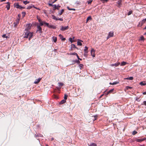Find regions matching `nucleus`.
<instances>
[{
  "label": "nucleus",
  "mask_w": 146,
  "mask_h": 146,
  "mask_svg": "<svg viewBox=\"0 0 146 146\" xmlns=\"http://www.w3.org/2000/svg\"><path fill=\"white\" fill-rule=\"evenodd\" d=\"M26 32H25V36H24V38H29V40L32 38L33 36V34L32 33L29 32L28 31H25Z\"/></svg>",
  "instance_id": "1"
},
{
  "label": "nucleus",
  "mask_w": 146,
  "mask_h": 146,
  "mask_svg": "<svg viewBox=\"0 0 146 146\" xmlns=\"http://www.w3.org/2000/svg\"><path fill=\"white\" fill-rule=\"evenodd\" d=\"M14 6L17 9H24L25 7L21 6L19 5L18 3H15L14 4Z\"/></svg>",
  "instance_id": "2"
},
{
  "label": "nucleus",
  "mask_w": 146,
  "mask_h": 146,
  "mask_svg": "<svg viewBox=\"0 0 146 146\" xmlns=\"http://www.w3.org/2000/svg\"><path fill=\"white\" fill-rule=\"evenodd\" d=\"M38 32L39 33H42V29L40 25H37V30L36 32Z\"/></svg>",
  "instance_id": "3"
},
{
  "label": "nucleus",
  "mask_w": 146,
  "mask_h": 146,
  "mask_svg": "<svg viewBox=\"0 0 146 146\" xmlns=\"http://www.w3.org/2000/svg\"><path fill=\"white\" fill-rule=\"evenodd\" d=\"M146 21V19H143L139 23V24L138 25V26H141L142 25L145 23Z\"/></svg>",
  "instance_id": "4"
},
{
  "label": "nucleus",
  "mask_w": 146,
  "mask_h": 146,
  "mask_svg": "<svg viewBox=\"0 0 146 146\" xmlns=\"http://www.w3.org/2000/svg\"><path fill=\"white\" fill-rule=\"evenodd\" d=\"M68 28H69V27L68 26H66V27H63V26H62L61 27V28L60 29V30L61 31H66V30L68 29Z\"/></svg>",
  "instance_id": "5"
},
{
  "label": "nucleus",
  "mask_w": 146,
  "mask_h": 146,
  "mask_svg": "<svg viewBox=\"0 0 146 146\" xmlns=\"http://www.w3.org/2000/svg\"><path fill=\"white\" fill-rule=\"evenodd\" d=\"M32 25L31 24H28L26 25V28L25 29V31H28L31 28Z\"/></svg>",
  "instance_id": "6"
},
{
  "label": "nucleus",
  "mask_w": 146,
  "mask_h": 146,
  "mask_svg": "<svg viewBox=\"0 0 146 146\" xmlns=\"http://www.w3.org/2000/svg\"><path fill=\"white\" fill-rule=\"evenodd\" d=\"M95 50H94L93 48H92L91 50V55L93 57L95 56Z\"/></svg>",
  "instance_id": "7"
},
{
  "label": "nucleus",
  "mask_w": 146,
  "mask_h": 146,
  "mask_svg": "<svg viewBox=\"0 0 146 146\" xmlns=\"http://www.w3.org/2000/svg\"><path fill=\"white\" fill-rule=\"evenodd\" d=\"M120 64V62H118L116 63L115 64H111L110 65V66H115V67H117V66H119Z\"/></svg>",
  "instance_id": "8"
},
{
  "label": "nucleus",
  "mask_w": 146,
  "mask_h": 146,
  "mask_svg": "<svg viewBox=\"0 0 146 146\" xmlns=\"http://www.w3.org/2000/svg\"><path fill=\"white\" fill-rule=\"evenodd\" d=\"M41 79V78H39L38 79H36L35 81L34 82V83L35 84H37L38 83L40 82Z\"/></svg>",
  "instance_id": "9"
},
{
  "label": "nucleus",
  "mask_w": 146,
  "mask_h": 146,
  "mask_svg": "<svg viewBox=\"0 0 146 146\" xmlns=\"http://www.w3.org/2000/svg\"><path fill=\"white\" fill-rule=\"evenodd\" d=\"M145 139H136L135 141L137 142H140L143 141Z\"/></svg>",
  "instance_id": "10"
},
{
  "label": "nucleus",
  "mask_w": 146,
  "mask_h": 146,
  "mask_svg": "<svg viewBox=\"0 0 146 146\" xmlns=\"http://www.w3.org/2000/svg\"><path fill=\"white\" fill-rule=\"evenodd\" d=\"M6 3L7 4L6 6V7L7 8V10H9L10 8V3L9 2H7Z\"/></svg>",
  "instance_id": "11"
},
{
  "label": "nucleus",
  "mask_w": 146,
  "mask_h": 146,
  "mask_svg": "<svg viewBox=\"0 0 146 146\" xmlns=\"http://www.w3.org/2000/svg\"><path fill=\"white\" fill-rule=\"evenodd\" d=\"M19 19L16 20V22L14 23V26L16 27L19 23Z\"/></svg>",
  "instance_id": "12"
},
{
  "label": "nucleus",
  "mask_w": 146,
  "mask_h": 146,
  "mask_svg": "<svg viewBox=\"0 0 146 146\" xmlns=\"http://www.w3.org/2000/svg\"><path fill=\"white\" fill-rule=\"evenodd\" d=\"M121 2L122 1L121 0H119L117 2V3L118 4V7H120Z\"/></svg>",
  "instance_id": "13"
},
{
  "label": "nucleus",
  "mask_w": 146,
  "mask_h": 146,
  "mask_svg": "<svg viewBox=\"0 0 146 146\" xmlns=\"http://www.w3.org/2000/svg\"><path fill=\"white\" fill-rule=\"evenodd\" d=\"M53 6H54V9H57L58 10V7H60V6L59 5H53Z\"/></svg>",
  "instance_id": "14"
},
{
  "label": "nucleus",
  "mask_w": 146,
  "mask_h": 146,
  "mask_svg": "<svg viewBox=\"0 0 146 146\" xmlns=\"http://www.w3.org/2000/svg\"><path fill=\"white\" fill-rule=\"evenodd\" d=\"M52 41L54 42H56L57 40L56 37L55 36H53L52 38Z\"/></svg>",
  "instance_id": "15"
},
{
  "label": "nucleus",
  "mask_w": 146,
  "mask_h": 146,
  "mask_svg": "<svg viewBox=\"0 0 146 146\" xmlns=\"http://www.w3.org/2000/svg\"><path fill=\"white\" fill-rule=\"evenodd\" d=\"M48 27L50 29L52 28L53 29H56V26L51 25H49Z\"/></svg>",
  "instance_id": "16"
},
{
  "label": "nucleus",
  "mask_w": 146,
  "mask_h": 146,
  "mask_svg": "<svg viewBox=\"0 0 146 146\" xmlns=\"http://www.w3.org/2000/svg\"><path fill=\"white\" fill-rule=\"evenodd\" d=\"M40 23V26H42L44 25L45 24V21H42L41 20H40V22H39Z\"/></svg>",
  "instance_id": "17"
},
{
  "label": "nucleus",
  "mask_w": 146,
  "mask_h": 146,
  "mask_svg": "<svg viewBox=\"0 0 146 146\" xmlns=\"http://www.w3.org/2000/svg\"><path fill=\"white\" fill-rule=\"evenodd\" d=\"M108 35L110 37H112L113 36V32H110L109 33Z\"/></svg>",
  "instance_id": "18"
},
{
  "label": "nucleus",
  "mask_w": 146,
  "mask_h": 146,
  "mask_svg": "<svg viewBox=\"0 0 146 146\" xmlns=\"http://www.w3.org/2000/svg\"><path fill=\"white\" fill-rule=\"evenodd\" d=\"M78 41L77 42V44L78 45L81 46L82 45V43H81V41H82L81 40H78Z\"/></svg>",
  "instance_id": "19"
},
{
  "label": "nucleus",
  "mask_w": 146,
  "mask_h": 146,
  "mask_svg": "<svg viewBox=\"0 0 146 146\" xmlns=\"http://www.w3.org/2000/svg\"><path fill=\"white\" fill-rule=\"evenodd\" d=\"M125 79L128 80H132L133 79V77L132 76H131L129 78H125Z\"/></svg>",
  "instance_id": "20"
},
{
  "label": "nucleus",
  "mask_w": 146,
  "mask_h": 146,
  "mask_svg": "<svg viewBox=\"0 0 146 146\" xmlns=\"http://www.w3.org/2000/svg\"><path fill=\"white\" fill-rule=\"evenodd\" d=\"M66 102V100H65L63 99L61 100L59 103L60 104H62L65 103Z\"/></svg>",
  "instance_id": "21"
},
{
  "label": "nucleus",
  "mask_w": 146,
  "mask_h": 146,
  "mask_svg": "<svg viewBox=\"0 0 146 146\" xmlns=\"http://www.w3.org/2000/svg\"><path fill=\"white\" fill-rule=\"evenodd\" d=\"M92 19V17L91 16H89L87 18L86 20V23H87L88 21L90 20H91Z\"/></svg>",
  "instance_id": "22"
},
{
  "label": "nucleus",
  "mask_w": 146,
  "mask_h": 146,
  "mask_svg": "<svg viewBox=\"0 0 146 146\" xmlns=\"http://www.w3.org/2000/svg\"><path fill=\"white\" fill-rule=\"evenodd\" d=\"M88 47H87L86 46H85L84 48V52H86V53H88Z\"/></svg>",
  "instance_id": "23"
},
{
  "label": "nucleus",
  "mask_w": 146,
  "mask_h": 146,
  "mask_svg": "<svg viewBox=\"0 0 146 146\" xmlns=\"http://www.w3.org/2000/svg\"><path fill=\"white\" fill-rule=\"evenodd\" d=\"M127 64V63L125 62H121L120 65L121 66H123Z\"/></svg>",
  "instance_id": "24"
},
{
  "label": "nucleus",
  "mask_w": 146,
  "mask_h": 146,
  "mask_svg": "<svg viewBox=\"0 0 146 146\" xmlns=\"http://www.w3.org/2000/svg\"><path fill=\"white\" fill-rule=\"evenodd\" d=\"M64 11V10L63 9H62L61 10V11H60L58 13V15H61L62 14V13Z\"/></svg>",
  "instance_id": "25"
},
{
  "label": "nucleus",
  "mask_w": 146,
  "mask_h": 146,
  "mask_svg": "<svg viewBox=\"0 0 146 146\" xmlns=\"http://www.w3.org/2000/svg\"><path fill=\"white\" fill-rule=\"evenodd\" d=\"M69 55H76V56L77 54L76 53V52H74V53H70L69 54Z\"/></svg>",
  "instance_id": "26"
},
{
  "label": "nucleus",
  "mask_w": 146,
  "mask_h": 146,
  "mask_svg": "<svg viewBox=\"0 0 146 146\" xmlns=\"http://www.w3.org/2000/svg\"><path fill=\"white\" fill-rule=\"evenodd\" d=\"M83 64H79V66L80 68V69H81L82 68H83Z\"/></svg>",
  "instance_id": "27"
},
{
  "label": "nucleus",
  "mask_w": 146,
  "mask_h": 146,
  "mask_svg": "<svg viewBox=\"0 0 146 146\" xmlns=\"http://www.w3.org/2000/svg\"><path fill=\"white\" fill-rule=\"evenodd\" d=\"M139 84L141 86H144L145 85V83L142 82H140Z\"/></svg>",
  "instance_id": "28"
},
{
  "label": "nucleus",
  "mask_w": 146,
  "mask_h": 146,
  "mask_svg": "<svg viewBox=\"0 0 146 146\" xmlns=\"http://www.w3.org/2000/svg\"><path fill=\"white\" fill-rule=\"evenodd\" d=\"M52 19L54 20H56V21H57V18H56V17L54 16V15H52Z\"/></svg>",
  "instance_id": "29"
},
{
  "label": "nucleus",
  "mask_w": 146,
  "mask_h": 146,
  "mask_svg": "<svg viewBox=\"0 0 146 146\" xmlns=\"http://www.w3.org/2000/svg\"><path fill=\"white\" fill-rule=\"evenodd\" d=\"M33 5H29V6H28L27 7V9H31L33 7Z\"/></svg>",
  "instance_id": "30"
},
{
  "label": "nucleus",
  "mask_w": 146,
  "mask_h": 146,
  "mask_svg": "<svg viewBox=\"0 0 146 146\" xmlns=\"http://www.w3.org/2000/svg\"><path fill=\"white\" fill-rule=\"evenodd\" d=\"M24 4L25 5H26L28 3H29V1H24L23 2Z\"/></svg>",
  "instance_id": "31"
},
{
  "label": "nucleus",
  "mask_w": 146,
  "mask_h": 146,
  "mask_svg": "<svg viewBox=\"0 0 146 146\" xmlns=\"http://www.w3.org/2000/svg\"><path fill=\"white\" fill-rule=\"evenodd\" d=\"M118 82H114L113 83H110V84H112V85H113L116 84H118Z\"/></svg>",
  "instance_id": "32"
},
{
  "label": "nucleus",
  "mask_w": 146,
  "mask_h": 146,
  "mask_svg": "<svg viewBox=\"0 0 146 146\" xmlns=\"http://www.w3.org/2000/svg\"><path fill=\"white\" fill-rule=\"evenodd\" d=\"M90 146H97V145L95 143H92L90 145Z\"/></svg>",
  "instance_id": "33"
},
{
  "label": "nucleus",
  "mask_w": 146,
  "mask_h": 146,
  "mask_svg": "<svg viewBox=\"0 0 146 146\" xmlns=\"http://www.w3.org/2000/svg\"><path fill=\"white\" fill-rule=\"evenodd\" d=\"M113 89H111L109 90L107 94H108L109 93L113 91Z\"/></svg>",
  "instance_id": "34"
},
{
  "label": "nucleus",
  "mask_w": 146,
  "mask_h": 146,
  "mask_svg": "<svg viewBox=\"0 0 146 146\" xmlns=\"http://www.w3.org/2000/svg\"><path fill=\"white\" fill-rule=\"evenodd\" d=\"M67 8L69 10H74V11L75 10V9H73V8H70L68 7H67Z\"/></svg>",
  "instance_id": "35"
},
{
  "label": "nucleus",
  "mask_w": 146,
  "mask_h": 146,
  "mask_svg": "<svg viewBox=\"0 0 146 146\" xmlns=\"http://www.w3.org/2000/svg\"><path fill=\"white\" fill-rule=\"evenodd\" d=\"M132 88V87L129 86H127L126 87V89L127 90H128L129 89H131Z\"/></svg>",
  "instance_id": "36"
},
{
  "label": "nucleus",
  "mask_w": 146,
  "mask_h": 146,
  "mask_svg": "<svg viewBox=\"0 0 146 146\" xmlns=\"http://www.w3.org/2000/svg\"><path fill=\"white\" fill-rule=\"evenodd\" d=\"M144 39V37L143 36H142L140 37L139 40H143Z\"/></svg>",
  "instance_id": "37"
},
{
  "label": "nucleus",
  "mask_w": 146,
  "mask_h": 146,
  "mask_svg": "<svg viewBox=\"0 0 146 146\" xmlns=\"http://www.w3.org/2000/svg\"><path fill=\"white\" fill-rule=\"evenodd\" d=\"M69 40L71 43H72L73 42V40H72V38H69Z\"/></svg>",
  "instance_id": "38"
},
{
  "label": "nucleus",
  "mask_w": 146,
  "mask_h": 146,
  "mask_svg": "<svg viewBox=\"0 0 146 146\" xmlns=\"http://www.w3.org/2000/svg\"><path fill=\"white\" fill-rule=\"evenodd\" d=\"M132 13V11H131L129 12L128 13L127 15H130Z\"/></svg>",
  "instance_id": "39"
},
{
  "label": "nucleus",
  "mask_w": 146,
  "mask_h": 146,
  "mask_svg": "<svg viewBox=\"0 0 146 146\" xmlns=\"http://www.w3.org/2000/svg\"><path fill=\"white\" fill-rule=\"evenodd\" d=\"M67 96L66 94H65L64 96V100H66L67 98Z\"/></svg>",
  "instance_id": "40"
},
{
  "label": "nucleus",
  "mask_w": 146,
  "mask_h": 146,
  "mask_svg": "<svg viewBox=\"0 0 146 146\" xmlns=\"http://www.w3.org/2000/svg\"><path fill=\"white\" fill-rule=\"evenodd\" d=\"M36 18L38 20V22H40L41 20L40 19V18L38 17V16H37Z\"/></svg>",
  "instance_id": "41"
},
{
  "label": "nucleus",
  "mask_w": 146,
  "mask_h": 146,
  "mask_svg": "<svg viewBox=\"0 0 146 146\" xmlns=\"http://www.w3.org/2000/svg\"><path fill=\"white\" fill-rule=\"evenodd\" d=\"M58 84H59V86H63V83H60V82H59L58 83Z\"/></svg>",
  "instance_id": "42"
},
{
  "label": "nucleus",
  "mask_w": 146,
  "mask_h": 146,
  "mask_svg": "<svg viewBox=\"0 0 146 146\" xmlns=\"http://www.w3.org/2000/svg\"><path fill=\"white\" fill-rule=\"evenodd\" d=\"M137 133V132L136 131H133L132 134L133 135H135V134H136Z\"/></svg>",
  "instance_id": "43"
},
{
  "label": "nucleus",
  "mask_w": 146,
  "mask_h": 146,
  "mask_svg": "<svg viewBox=\"0 0 146 146\" xmlns=\"http://www.w3.org/2000/svg\"><path fill=\"white\" fill-rule=\"evenodd\" d=\"M22 13L23 17H24L26 14V13L25 12H22Z\"/></svg>",
  "instance_id": "44"
},
{
  "label": "nucleus",
  "mask_w": 146,
  "mask_h": 146,
  "mask_svg": "<svg viewBox=\"0 0 146 146\" xmlns=\"http://www.w3.org/2000/svg\"><path fill=\"white\" fill-rule=\"evenodd\" d=\"M44 24L46 26L48 27L49 25L48 23H47L45 22V23Z\"/></svg>",
  "instance_id": "45"
},
{
  "label": "nucleus",
  "mask_w": 146,
  "mask_h": 146,
  "mask_svg": "<svg viewBox=\"0 0 146 146\" xmlns=\"http://www.w3.org/2000/svg\"><path fill=\"white\" fill-rule=\"evenodd\" d=\"M57 20H60L62 21H63V19L62 18H58L57 19Z\"/></svg>",
  "instance_id": "46"
},
{
  "label": "nucleus",
  "mask_w": 146,
  "mask_h": 146,
  "mask_svg": "<svg viewBox=\"0 0 146 146\" xmlns=\"http://www.w3.org/2000/svg\"><path fill=\"white\" fill-rule=\"evenodd\" d=\"M101 1H102V2L104 3V2H107L109 0H100Z\"/></svg>",
  "instance_id": "47"
},
{
  "label": "nucleus",
  "mask_w": 146,
  "mask_h": 146,
  "mask_svg": "<svg viewBox=\"0 0 146 146\" xmlns=\"http://www.w3.org/2000/svg\"><path fill=\"white\" fill-rule=\"evenodd\" d=\"M92 0H89L88 1V4H90L92 2Z\"/></svg>",
  "instance_id": "48"
},
{
  "label": "nucleus",
  "mask_w": 146,
  "mask_h": 146,
  "mask_svg": "<svg viewBox=\"0 0 146 146\" xmlns=\"http://www.w3.org/2000/svg\"><path fill=\"white\" fill-rule=\"evenodd\" d=\"M87 53H86V52H84V56H85L87 57Z\"/></svg>",
  "instance_id": "49"
},
{
  "label": "nucleus",
  "mask_w": 146,
  "mask_h": 146,
  "mask_svg": "<svg viewBox=\"0 0 146 146\" xmlns=\"http://www.w3.org/2000/svg\"><path fill=\"white\" fill-rule=\"evenodd\" d=\"M76 56H77V58H78V60H82V59H81V58H79V56H78V54H77V55H76Z\"/></svg>",
  "instance_id": "50"
},
{
  "label": "nucleus",
  "mask_w": 146,
  "mask_h": 146,
  "mask_svg": "<svg viewBox=\"0 0 146 146\" xmlns=\"http://www.w3.org/2000/svg\"><path fill=\"white\" fill-rule=\"evenodd\" d=\"M57 1V0H52V1H51V2L52 3H54L55 2H56Z\"/></svg>",
  "instance_id": "51"
},
{
  "label": "nucleus",
  "mask_w": 146,
  "mask_h": 146,
  "mask_svg": "<svg viewBox=\"0 0 146 146\" xmlns=\"http://www.w3.org/2000/svg\"><path fill=\"white\" fill-rule=\"evenodd\" d=\"M144 104L146 106V101H144L143 102V104H142V105Z\"/></svg>",
  "instance_id": "52"
},
{
  "label": "nucleus",
  "mask_w": 146,
  "mask_h": 146,
  "mask_svg": "<svg viewBox=\"0 0 146 146\" xmlns=\"http://www.w3.org/2000/svg\"><path fill=\"white\" fill-rule=\"evenodd\" d=\"M33 7L39 10V8L36 7H35L34 5H33Z\"/></svg>",
  "instance_id": "53"
},
{
  "label": "nucleus",
  "mask_w": 146,
  "mask_h": 146,
  "mask_svg": "<svg viewBox=\"0 0 146 146\" xmlns=\"http://www.w3.org/2000/svg\"><path fill=\"white\" fill-rule=\"evenodd\" d=\"M61 40H65V38H64L62 37H61Z\"/></svg>",
  "instance_id": "54"
},
{
  "label": "nucleus",
  "mask_w": 146,
  "mask_h": 146,
  "mask_svg": "<svg viewBox=\"0 0 146 146\" xmlns=\"http://www.w3.org/2000/svg\"><path fill=\"white\" fill-rule=\"evenodd\" d=\"M76 62L78 64H79L80 63V61L79 60H76Z\"/></svg>",
  "instance_id": "55"
},
{
  "label": "nucleus",
  "mask_w": 146,
  "mask_h": 146,
  "mask_svg": "<svg viewBox=\"0 0 146 146\" xmlns=\"http://www.w3.org/2000/svg\"><path fill=\"white\" fill-rule=\"evenodd\" d=\"M48 5L49 6H53V5L52 3H49Z\"/></svg>",
  "instance_id": "56"
},
{
  "label": "nucleus",
  "mask_w": 146,
  "mask_h": 146,
  "mask_svg": "<svg viewBox=\"0 0 146 146\" xmlns=\"http://www.w3.org/2000/svg\"><path fill=\"white\" fill-rule=\"evenodd\" d=\"M72 47L76 48L75 45L74 44H72Z\"/></svg>",
  "instance_id": "57"
},
{
  "label": "nucleus",
  "mask_w": 146,
  "mask_h": 146,
  "mask_svg": "<svg viewBox=\"0 0 146 146\" xmlns=\"http://www.w3.org/2000/svg\"><path fill=\"white\" fill-rule=\"evenodd\" d=\"M94 120H95L97 118V116H94Z\"/></svg>",
  "instance_id": "58"
},
{
  "label": "nucleus",
  "mask_w": 146,
  "mask_h": 146,
  "mask_svg": "<svg viewBox=\"0 0 146 146\" xmlns=\"http://www.w3.org/2000/svg\"><path fill=\"white\" fill-rule=\"evenodd\" d=\"M6 35L4 34L2 35V36L3 38H5V37H6Z\"/></svg>",
  "instance_id": "59"
},
{
  "label": "nucleus",
  "mask_w": 146,
  "mask_h": 146,
  "mask_svg": "<svg viewBox=\"0 0 146 146\" xmlns=\"http://www.w3.org/2000/svg\"><path fill=\"white\" fill-rule=\"evenodd\" d=\"M110 37L108 35V36L107 37V39H108Z\"/></svg>",
  "instance_id": "60"
},
{
  "label": "nucleus",
  "mask_w": 146,
  "mask_h": 146,
  "mask_svg": "<svg viewBox=\"0 0 146 146\" xmlns=\"http://www.w3.org/2000/svg\"><path fill=\"white\" fill-rule=\"evenodd\" d=\"M35 135L36 137H38L39 136L38 135Z\"/></svg>",
  "instance_id": "61"
},
{
  "label": "nucleus",
  "mask_w": 146,
  "mask_h": 146,
  "mask_svg": "<svg viewBox=\"0 0 146 146\" xmlns=\"http://www.w3.org/2000/svg\"><path fill=\"white\" fill-rule=\"evenodd\" d=\"M59 36H60V37L61 38V37H62L63 36L61 35V34H60L59 35Z\"/></svg>",
  "instance_id": "62"
},
{
  "label": "nucleus",
  "mask_w": 146,
  "mask_h": 146,
  "mask_svg": "<svg viewBox=\"0 0 146 146\" xmlns=\"http://www.w3.org/2000/svg\"><path fill=\"white\" fill-rule=\"evenodd\" d=\"M143 94H144V95L146 94V92H144L143 93Z\"/></svg>",
  "instance_id": "63"
},
{
  "label": "nucleus",
  "mask_w": 146,
  "mask_h": 146,
  "mask_svg": "<svg viewBox=\"0 0 146 146\" xmlns=\"http://www.w3.org/2000/svg\"><path fill=\"white\" fill-rule=\"evenodd\" d=\"M146 29V26L145 27V28H144L143 29Z\"/></svg>",
  "instance_id": "64"
}]
</instances>
